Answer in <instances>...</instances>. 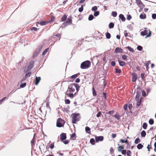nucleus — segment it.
I'll use <instances>...</instances> for the list:
<instances>
[{"label": "nucleus", "instance_id": "1", "mask_svg": "<svg viewBox=\"0 0 156 156\" xmlns=\"http://www.w3.org/2000/svg\"><path fill=\"white\" fill-rule=\"evenodd\" d=\"M80 115L79 113L75 112L71 115L72 118V123L73 124H76L78 121L80 120L81 118Z\"/></svg>", "mask_w": 156, "mask_h": 156}, {"label": "nucleus", "instance_id": "2", "mask_svg": "<svg viewBox=\"0 0 156 156\" xmlns=\"http://www.w3.org/2000/svg\"><path fill=\"white\" fill-rule=\"evenodd\" d=\"M35 61L34 60L30 61L28 63L27 67L25 66L24 68L23 71L24 73H27L28 71L30 70L34 67Z\"/></svg>", "mask_w": 156, "mask_h": 156}, {"label": "nucleus", "instance_id": "3", "mask_svg": "<svg viewBox=\"0 0 156 156\" xmlns=\"http://www.w3.org/2000/svg\"><path fill=\"white\" fill-rule=\"evenodd\" d=\"M43 46L44 45L40 44L39 45L38 47L36 49L35 51H34L32 57L33 58H35L38 56L39 53L41 51Z\"/></svg>", "mask_w": 156, "mask_h": 156}, {"label": "nucleus", "instance_id": "4", "mask_svg": "<svg viewBox=\"0 0 156 156\" xmlns=\"http://www.w3.org/2000/svg\"><path fill=\"white\" fill-rule=\"evenodd\" d=\"M91 62L89 60H86L82 62L80 67L82 69H86L89 68L91 66Z\"/></svg>", "mask_w": 156, "mask_h": 156}, {"label": "nucleus", "instance_id": "5", "mask_svg": "<svg viewBox=\"0 0 156 156\" xmlns=\"http://www.w3.org/2000/svg\"><path fill=\"white\" fill-rule=\"evenodd\" d=\"M65 123V120L61 118H58L56 121V126L58 127H63Z\"/></svg>", "mask_w": 156, "mask_h": 156}, {"label": "nucleus", "instance_id": "6", "mask_svg": "<svg viewBox=\"0 0 156 156\" xmlns=\"http://www.w3.org/2000/svg\"><path fill=\"white\" fill-rule=\"evenodd\" d=\"M96 143H98L100 142L103 141L104 139V137L102 136H97L96 135L94 136Z\"/></svg>", "mask_w": 156, "mask_h": 156}, {"label": "nucleus", "instance_id": "7", "mask_svg": "<svg viewBox=\"0 0 156 156\" xmlns=\"http://www.w3.org/2000/svg\"><path fill=\"white\" fill-rule=\"evenodd\" d=\"M132 81L133 82H136L137 79V74L134 72L132 73Z\"/></svg>", "mask_w": 156, "mask_h": 156}, {"label": "nucleus", "instance_id": "8", "mask_svg": "<svg viewBox=\"0 0 156 156\" xmlns=\"http://www.w3.org/2000/svg\"><path fill=\"white\" fill-rule=\"evenodd\" d=\"M60 140L61 142L65 140L67 138L66 134V133H62L60 134Z\"/></svg>", "mask_w": 156, "mask_h": 156}, {"label": "nucleus", "instance_id": "9", "mask_svg": "<svg viewBox=\"0 0 156 156\" xmlns=\"http://www.w3.org/2000/svg\"><path fill=\"white\" fill-rule=\"evenodd\" d=\"M114 52L116 53H123L124 52L123 49L119 47H116L114 50Z\"/></svg>", "mask_w": 156, "mask_h": 156}, {"label": "nucleus", "instance_id": "10", "mask_svg": "<svg viewBox=\"0 0 156 156\" xmlns=\"http://www.w3.org/2000/svg\"><path fill=\"white\" fill-rule=\"evenodd\" d=\"M41 80V78L40 76L37 77L36 76L34 81L35 85L36 86L40 82Z\"/></svg>", "mask_w": 156, "mask_h": 156}, {"label": "nucleus", "instance_id": "11", "mask_svg": "<svg viewBox=\"0 0 156 156\" xmlns=\"http://www.w3.org/2000/svg\"><path fill=\"white\" fill-rule=\"evenodd\" d=\"M37 24H40L41 26H44L47 25L49 22L48 21L45 20L40 21L37 22Z\"/></svg>", "mask_w": 156, "mask_h": 156}, {"label": "nucleus", "instance_id": "12", "mask_svg": "<svg viewBox=\"0 0 156 156\" xmlns=\"http://www.w3.org/2000/svg\"><path fill=\"white\" fill-rule=\"evenodd\" d=\"M118 61L119 62V65L122 67H123L125 66L126 64V63L123 61H121L120 59L119 58H118Z\"/></svg>", "mask_w": 156, "mask_h": 156}, {"label": "nucleus", "instance_id": "13", "mask_svg": "<svg viewBox=\"0 0 156 156\" xmlns=\"http://www.w3.org/2000/svg\"><path fill=\"white\" fill-rule=\"evenodd\" d=\"M147 75L144 72V73H141L140 74V76L142 80L144 81V82L146 84V77L147 76Z\"/></svg>", "mask_w": 156, "mask_h": 156}, {"label": "nucleus", "instance_id": "14", "mask_svg": "<svg viewBox=\"0 0 156 156\" xmlns=\"http://www.w3.org/2000/svg\"><path fill=\"white\" fill-rule=\"evenodd\" d=\"M119 18L120 22H121L120 20H121L122 22H124L126 20L125 17L124 16V15L122 14H120L119 15Z\"/></svg>", "mask_w": 156, "mask_h": 156}, {"label": "nucleus", "instance_id": "15", "mask_svg": "<svg viewBox=\"0 0 156 156\" xmlns=\"http://www.w3.org/2000/svg\"><path fill=\"white\" fill-rule=\"evenodd\" d=\"M109 63L111 66L114 67L116 65L115 58H112L109 61Z\"/></svg>", "mask_w": 156, "mask_h": 156}, {"label": "nucleus", "instance_id": "16", "mask_svg": "<svg viewBox=\"0 0 156 156\" xmlns=\"http://www.w3.org/2000/svg\"><path fill=\"white\" fill-rule=\"evenodd\" d=\"M67 19V20L66 21L68 23V25H70L72 23V17L71 16H69Z\"/></svg>", "mask_w": 156, "mask_h": 156}, {"label": "nucleus", "instance_id": "17", "mask_svg": "<svg viewBox=\"0 0 156 156\" xmlns=\"http://www.w3.org/2000/svg\"><path fill=\"white\" fill-rule=\"evenodd\" d=\"M80 75V73H78L76 74H74L72 76H71L70 77H69L68 78V79H75L77 78L79 75Z\"/></svg>", "mask_w": 156, "mask_h": 156}, {"label": "nucleus", "instance_id": "18", "mask_svg": "<svg viewBox=\"0 0 156 156\" xmlns=\"http://www.w3.org/2000/svg\"><path fill=\"white\" fill-rule=\"evenodd\" d=\"M139 17L141 19H145L146 18V15L145 13L143 12L140 14Z\"/></svg>", "mask_w": 156, "mask_h": 156}, {"label": "nucleus", "instance_id": "19", "mask_svg": "<svg viewBox=\"0 0 156 156\" xmlns=\"http://www.w3.org/2000/svg\"><path fill=\"white\" fill-rule=\"evenodd\" d=\"M67 15L66 14H64L63 16H62L61 18V20L60 22H64L66 19H67Z\"/></svg>", "mask_w": 156, "mask_h": 156}, {"label": "nucleus", "instance_id": "20", "mask_svg": "<svg viewBox=\"0 0 156 156\" xmlns=\"http://www.w3.org/2000/svg\"><path fill=\"white\" fill-rule=\"evenodd\" d=\"M113 117H115L117 120H119L120 119V116L118 112H117L114 115H112Z\"/></svg>", "mask_w": 156, "mask_h": 156}, {"label": "nucleus", "instance_id": "21", "mask_svg": "<svg viewBox=\"0 0 156 156\" xmlns=\"http://www.w3.org/2000/svg\"><path fill=\"white\" fill-rule=\"evenodd\" d=\"M20 85V87L18 88L17 89H19L21 88H24L27 85V83L24 82V83H21Z\"/></svg>", "mask_w": 156, "mask_h": 156}, {"label": "nucleus", "instance_id": "22", "mask_svg": "<svg viewBox=\"0 0 156 156\" xmlns=\"http://www.w3.org/2000/svg\"><path fill=\"white\" fill-rule=\"evenodd\" d=\"M124 48L128 49L129 51L132 52H134L135 51L133 48L131 47L130 46H128Z\"/></svg>", "mask_w": 156, "mask_h": 156}, {"label": "nucleus", "instance_id": "23", "mask_svg": "<svg viewBox=\"0 0 156 156\" xmlns=\"http://www.w3.org/2000/svg\"><path fill=\"white\" fill-rule=\"evenodd\" d=\"M92 61V63L94 64V63H95L96 62V65H97L99 62V60L98 59L96 58H93V57L91 59Z\"/></svg>", "mask_w": 156, "mask_h": 156}, {"label": "nucleus", "instance_id": "24", "mask_svg": "<svg viewBox=\"0 0 156 156\" xmlns=\"http://www.w3.org/2000/svg\"><path fill=\"white\" fill-rule=\"evenodd\" d=\"M68 90H69L70 93H73L75 91V89L73 88V86L70 87V86H68Z\"/></svg>", "mask_w": 156, "mask_h": 156}, {"label": "nucleus", "instance_id": "25", "mask_svg": "<svg viewBox=\"0 0 156 156\" xmlns=\"http://www.w3.org/2000/svg\"><path fill=\"white\" fill-rule=\"evenodd\" d=\"M147 30H144L143 31H142L141 32L140 34L141 36H144L147 34Z\"/></svg>", "mask_w": 156, "mask_h": 156}, {"label": "nucleus", "instance_id": "26", "mask_svg": "<svg viewBox=\"0 0 156 156\" xmlns=\"http://www.w3.org/2000/svg\"><path fill=\"white\" fill-rule=\"evenodd\" d=\"M90 143L92 145H95L96 143L95 139H94V138H91L90 140Z\"/></svg>", "mask_w": 156, "mask_h": 156}, {"label": "nucleus", "instance_id": "27", "mask_svg": "<svg viewBox=\"0 0 156 156\" xmlns=\"http://www.w3.org/2000/svg\"><path fill=\"white\" fill-rule=\"evenodd\" d=\"M77 136L75 133H74L70 135V138H72L73 140H76Z\"/></svg>", "mask_w": 156, "mask_h": 156}, {"label": "nucleus", "instance_id": "28", "mask_svg": "<svg viewBox=\"0 0 156 156\" xmlns=\"http://www.w3.org/2000/svg\"><path fill=\"white\" fill-rule=\"evenodd\" d=\"M85 130L86 133L89 134L90 133V129L88 126H87L85 127Z\"/></svg>", "mask_w": 156, "mask_h": 156}, {"label": "nucleus", "instance_id": "29", "mask_svg": "<svg viewBox=\"0 0 156 156\" xmlns=\"http://www.w3.org/2000/svg\"><path fill=\"white\" fill-rule=\"evenodd\" d=\"M26 73L25 74L24 76L25 78H27L30 76L32 74V73L31 72L28 71L27 73Z\"/></svg>", "mask_w": 156, "mask_h": 156}, {"label": "nucleus", "instance_id": "30", "mask_svg": "<svg viewBox=\"0 0 156 156\" xmlns=\"http://www.w3.org/2000/svg\"><path fill=\"white\" fill-rule=\"evenodd\" d=\"M49 49V47L48 48L45 49L42 52V55L43 56H44L46 53L48 51Z\"/></svg>", "mask_w": 156, "mask_h": 156}, {"label": "nucleus", "instance_id": "31", "mask_svg": "<svg viewBox=\"0 0 156 156\" xmlns=\"http://www.w3.org/2000/svg\"><path fill=\"white\" fill-rule=\"evenodd\" d=\"M144 144H142L139 143L137 145V148L139 150H140L142 149L143 147H144Z\"/></svg>", "mask_w": 156, "mask_h": 156}, {"label": "nucleus", "instance_id": "32", "mask_svg": "<svg viewBox=\"0 0 156 156\" xmlns=\"http://www.w3.org/2000/svg\"><path fill=\"white\" fill-rule=\"evenodd\" d=\"M70 107L69 105H67L66 108H62V110L63 112H67L69 111L68 110L69 109Z\"/></svg>", "mask_w": 156, "mask_h": 156}, {"label": "nucleus", "instance_id": "33", "mask_svg": "<svg viewBox=\"0 0 156 156\" xmlns=\"http://www.w3.org/2000/svg\"><path fill=\"white\" fill-rule=\"evenodd\" d=\"M127 150L126 149H123V150L119 151V152H121L122 154L124 156H126V154Z\"/></svg>", "mask_w": 156, "mask_h": 156}, {"label": "nucleus", "instance_id": "34", "mask_svg": "<svg viewBox=\"0 0 156 156\" xmlns=\"http://www.w3.org/2000/svg\"><path fill=\"white\" fill-rule=\"evenodd\" d=\"M34 140H35V138L34 137V136H33V138L32 139V140L31 141L30 143L31 144V146L32 147V148H33V146H34L35 144V143L34 142Z\"/></svg>", "mask_w": 156, "mask_h": 156}, {"label": "nucleus", "instance_id": "35", "mask_svg": "<svg viewBox=\"0 0 156 156\" xmlns=\"http://www.w3.org/2000/svg\"><path fill=\"white\" fill-rule=\"evenodd\" d=\"M140 134L142 137H144L146 136V133L145 130H143L141 132Z\"/></svg>", "mask_w": 156, "mask_h": 156}, {"label": "nucleus", "instance_id": "36", "mask_svg": "<svg viewBox=\"0 0 156 156\" xmlns=\"http://www.w3.org/2000/svg\"><path fill=\"white\" fill-rule=\"evenodd\" d=\"M114 23L112 22L109 23L108 25V28L110 29H112L114 28Z\"/></svg>", "mask_w": 156, "mask_h": 156}, {"label": "nucleus", "instance_id": "37", "mask_svg": "<svg viewBox=\"0 0 156 156\" xmlns=\"http://www.w3.org/2000/svg\"><path fill=\"white\" fill-rule=\"evenodd\" d=\"M92 90L93 96H96L97 95V92H96L95 90L94 89V86L92 87Z\"/></svg>", "mask_w": 156, "mask_h": 156}, {"label": "nucleus", "instance_id": "38", "mask_svg": "<svg viewBox=\"0 0 156 156\" xmlns=\"http://www.w3.org/2000/svg\"><path fill=\"white\" fill-rule=\"evenodd\" d=\"M94 18V15L92 14H90L89 15L88 18V20L89 21H91Z\"/></svg>", "mask_w": 156, "mask_h": 156}, {"label": "nucleus", "instance_id": "39", "mask_svg": "<svg viewBox=\"0 0 156 156\" xmlns=\"http://www.w3.org/2000/svg\"><path fill=\"white\" fill-rule=\"evenodd\" d=\"M141 93L142 96L144 97H146L148 95L144 90H141Z\"/></svg>", "mask_w": 156, "mask_h": 156}, {"label": "nucleus", "instance_id": "40", "mask_svg": "<svg viewBox=\"0 0 156 156\" xmlns=\"http://www.w3.org/2000/svg\"><path fill=\"white\" fill-rule=\"evenodd\" d=\"M105 36L106 38L107 39H109L111 37V35L108 32H107L105 33Z\"/></svg>", "mask_w": 156, "mask_h": 156}, {"label": "nucleus", "instance_id": "41", "mask_svg": "<svg viewBox=\"0 0 156 156\" xmlns=\"http://www.w3.org/2000/svg\"><path fill=\"white\" fill-rule=\"evenodd\" d=\"M141 140L139 137H137L136 139L134 141V143L136 144H137L140 142Z\"/></svg>", "mask_w": 156, "mask_h": 156}, {"label": "nucleus", "instance_id": "42", "mask_svg": "<svg viewBox=\"0 0 156 156\" xmlns=\"http://www.w3.org/2000/svg\"><path fill=\"white\" fill-rule=\"evenodd\" d=\"M102 97L104 98L105 100H107V93L105 92H102Z\"/></svg>", "mask_w": 156, "mask_h": 156}, {"label": "nucleus", "instance_id": "43", "mask_svg": "<svg viewBox=\"0 0 156 156\" xmlns=\"http://www.w3.org/2000/svg\"><path fill=\"white\" fill-rule=\"evenodd\" d=\"M117 13L116 11H113L111 13V16L113 17H115L117 16Z\"/></svg>", "mask_w": 156, "mask_h": 156}, {"label": "nucleus", "instance_id": "44", "mask_svg": "<svg viewBox=\"0 0 156 156\" xmlns=\"http://www.w3.org/2000/svg\"><path fill=\"white\" fill-rule=\"evenodd\" d=\"M147 122H144L143 123L142 127L144 129H147Z\"/></svg>", "mask_w": 156, "mask_h": 156}, {"label": "nucleus", "instance_id": "45", "mask_svg": "<svg viewBox=\"0 0 156 156\" xmlns=\"http://www.w3.org/2000/svg\"><path fill=\"white\" fill-rule=\"evenodd\" d=\"M125 145L123 144L122 145L119 146V147H118V151L122 150V149H124V146Z\"/></svg>", "mask_w": 156, "mask_h": 156}, {"label": "nucleus", "instance_id": "46", "mask_svg": "<svg viewBox=\"0 0 156 156\" xmlns=\"http://www.w3.org/2000/svg\"><path fill=\"white\" fill-rule=\"evenodd\" d=\"M136 0V3L137 4L138 6H140V5H141V4L142 3V2L140 0Z\"/></svg>", "mask_w": 156, "mask_h": 156}, {"label": "nucleus", "instance_id": "47", "mask_svg": "<svg viewBox=\"0 0 156 156\" xmlns=\"http://www.w3.org/2000/svg\"><path fill=\"white\" fill-rule=\"evenodd\" d=\"M68 97H69L70 98L73 99L74 97V94L73 93H69L67 94Z\"/></svg>", "mask_w": 156, "mask_h": 156}, {"label": "nucleus", "instance_id": "48", "mask_svg": "<svg viewBox=\"0 0 156 156\" xmlns=\"http://www.w3.org/2000/svg\"><path fill=\"white\" fill-rule=\"evenodd\" d=\"M136 94L135 97V98H140V96L141 95V92L138 90H137L136 92Z\"/></svg>", "mask_w": 156, "mask_h": 156}, {"label": "nucleus", "instance_id": "49", "mask_svg": "<svg viewBox=\"0 0 156 156\" xmlns=\"http://www.w3.org/2000/svg\"><path fill=\"white\" fill-rule=\"evenodd\" d=\"M127 27L129 29V30L131 31H133V26H131V24L128 25L127 26Z\"/></svg>", "mask_w": 156, "mask_h": 156}, {"label": "nucleus", "instance_id": "50", "mask_svg": "<svg viewBox=\"0 0 156 156\" xmlns=\"http://www.w3.org/2000/svg\"><path fill=\"white\" fill-rule=\"evenodd\" d=\"M150 125H152L154 123V119L152 118L150 119L148 121Z\"/></svg>", "mask_w": 156, "mask_h": 156}, {"label": "nucleus", "instance_id": "51", "mask_svg": "<svg viewBox=\"0 0 156 156\" xmlns=\"http://www.w3.org/2000/svg\"><path fill=\"white\" fill-rule=\"evenodd\" d=\"M55 19V16H53L51 18L50 21H48V22H49V23H52L54 21Z\"/></svg>", "mask_w": 156, "mask_h": 156}, {"label": "nucleus", "instance_id": "52", "mask_svg": "<svg viewBox=\"0 0 156 156\" xmlns=\"http://www.w3.org/2000/svg\"><path fill=\"white\" fill-rule=\"evenodd\" d=\"M100 14V11H97L94 12V16L95 17H97Z\"/></svg>", "mask_w": 156, "mask_h": 156}, {"label": "nucleus", "instance_id": "53", "mask_svg": "<svg viewBox=\"0 0 156 156\" xmlns=\"http://www.w3.org/2000/svg\"><path fill=\"white\" fill-rule=\"evenodd\" d=\"M115 73H116L120 74L122 73V71L120 69L115 68Z\"/></svg>", "mask_w": 156, "mask_h": 156}, {"label": "nucleus", "instance_id": "54", "mask_svg": "<svg viewBox=\"0 0 156 156\" xmlns=\"http://www.w3.org/2000/svg\"><path fill=\"white\" fill-rule=\"evenodd\" d=\"M98 7L96 6H94L92 7L91 10L93 12H95L97 11Z\"/></svg>", "mask_w": 156, "mask_h": 156}, {"label": "nucleus", "instance_id": "55", "mask_svg": "<svg viewBox=\"0 0 156 156\" xmlns=\"http://www.w3.org/2000/svg\"><path fill=\"white\" fill-rule=\"evenodd\" d=\"M8 99V97H6L3 98L1 99L0 100V105H1L2 103L6 99L7 100Z\"/></svg>", "mask_w": 156, "mask_h": 156}, {"label": "nucleus", "instance_id": "56", "mask_svg": "<svg viewBox=\"0 0 156 156\" xmlns=\"http://www.w3.org/2000/svg\"><path fill=\"white\" fill-rule=\"evenodd\" d=\"M102 117L104 119H108V117H110V115H109L108 114H106L105 115V116L103 115H102Z\"/></svg>", "mask_w": 156, "mask_h": 156}, {"label": "nucleus", "instance_id": "57", "mask_svg": "<svg viewBox=\"0 0 156 156\" xmlns=\"http://www.w3.org/2000/svg\"><path fill=\"white\" fill-rule=\"evenodd\" d=\"M143 49V47L140 45H138L137 47V49L138 51H141Z\"/></svg>", "mask_w": 156, "mask_h": 156}, {"label": "nucleus", "instance_id": "58", "mask_svg": "<svg viewBox=\"0 0 156 156\" xmlns=\"http://www.w3.org/2000/svg\"><path fill=\"white\" fill-rule=\"evenodd\" d=\"M39 28L38 29L35 27H32L30 29V30L31 31H37L38 30H39Z\"/></svg>", "mask_w": 156, "mask_h": 156}, {"label": "nucleus", "instance_id": "59", "mask_svg": "<svg viewBox=\"0 0 156 156\" xmlns=\"http://www.w3.org/2000/svg\"><path fill=\"white\" fill-rule=\"evenodd\" d=\"M61 142H62L65 144H67L69 143V140L68 139H66L65 140H63L62 141H61Z\"/></svg>", "mask_w": 156, "mask_h": 156}, {"label": "nucleus", "instance_id": "60", "mask_svg": "<svg viewBox=\"0 0 156 156\" xmlns=\"http://www.w3.org/2000/svg\"><path fill=\"white\" fill-rule=\"evenodd\" d=\"M137 101V103L136 104V108H138L139 107V106L140 105L141 102L139 101Z\"/></svg>", "mask_w": 156, "mask_h": 156}, {"label": "nucleus", "instance_id": "61", "mask_svg": "<svg viewBox=\"0 0 156 156\" xmlns=\"http://www.w3.org/2000/svg\"><path fill=\"white\" fill-rule=\"evenodd\" d=\"M122 58L123 60L124 61L127 60V56L126 55H123L122 56Z\"/></svg>", "mask_w": 156, "mask_h": 156}, {"label": "nucleus", "instance_id": "62", "mask_svg": "<svg viewBox=\"0 0 156 156\" xmlns=\"http://www.w3.org/2000/svg\"><path fill=\"white\" fill-rule=\"evenodd\" d=\"M115 112L113 110H112L111 111H110L108 112H106V113L107 114H108L109 115H112Z\"/></svg>", "mask_w": 156, "mask_h": 156}, {"label": "nucleus", "instance_id": "63", "mask_svg": "<svg viewBox=\"0 0 156 156\" xmlns=\"http://www.w3.org/2000/svg\"><path fill=\"white\" fill-rule=\"evenodd\" d=\"M127 151L126 154L127 156H131V151L130 150H128Z\"/></svg>", "mask_w": 156, "mask_h": 156}, {"label": "nucleus", "instance_id": "64", "mask_svg": "<svg viewBox=\"0 0 156 156\" xmlns=\"http://www.w3.org/2000/svg\"><path fill=\"white\" fill-rule=\"evenodd\" d=\"M65 102L66 104H69L70 103V101L69 99H65Z\"/></svg>", "mask_w": 156, "mask_h": 156}]
</instances>
